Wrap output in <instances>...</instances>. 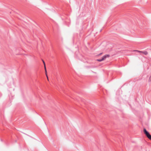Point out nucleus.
Returning <instances> with one entry per match:
<instances>
[{
  "mask_svg": "<svg viewBox=\"0 0 151 151\" xmlns=\"http://www.w3.org/2000/svg\"><path fill=\"white\" fill-rule=\"evenodd\" d=\"M104 60V59H103L102 58L101 59H98L97 60V61L99 62H101Z\"/></svg>",
  "mask_w": 151,
  "mask_h": 151,
  "instance_id": "423d86ee",
  "label": "nucleus"
},
{
  "mask_svg": "<svg viewBox=\"0 0 151 151\" xmlns=\"http://www.w3.org/2000/svg\"><path fill=\"white\" fill-rule=\"evenodd\" d=\"M110 57V55H109L106 54V55H105L104 56H103L102 57V58L103 59H104V60H105L107 58H108V57Z\"/></svg>",
  "mask_w": 151,
  "mask_h": 151,
  "instance_id": "20e7f679",
  "label": "nucleus"
},
{
  "mask_svg": "<svg viewBox=\"0 0 151 151\" xmlns=\"http://www.w3.org/2000/svg\"><path fill=\"white\" fill-rule=\"evenodd\" d=\"M134 51H137L139 52H142L145 55H147L148 54V52L147 51H141L138 50H134Z\"/></svg>",
  "mask_w": 151,
  "mask_h": 151,
  "instance_id": "f03ea898",
  "label": "nucleus"
},
{
  "mask_svg": "<svg viewBox=\"0 0 151 151\" xmlns=\"http://www.w3.org/2000/svg\"><path fill=\"white\" fill-rule=\"evenodd\" d=\"M42 61L43 63V64H44V65H45V61L43 60H42Z\"/></svg>",
  "mask_w": 151,
  "mask_h": 151,
  "instance_id": "6e6552de",
  "label": "nucleus"
},
{
  "mask_svg": "<svg viewBox=\"0 0 151 151\" xmlns=\"http://www.w3.org/2000/svg\"><path fill=\"white\" fill-rule=\"evenodd\" d=\"M102 54V53H100V55H101V54Z\"/></svg>",
  "mask_w": 151,
  "mask_h": 151,
  "instance_id": "1a4fd4ad",
  "label": "nucleus"
},
{
  "mask_svg": "<svg viewBox=\"0 0 151 151\" xmlns=\"http://www.w3.org/2000/svg\"><path fill=\"white\" fill-rule=\"evenodd\" d=\"M44 66L45 69V73H46V76H47V79H48V76H47V70H46V69L45 65H44Z\"/></svg>",
  "mask_w": 151,
  "mask_h": 151,
  "instance_id": "39448f33",
  "label": "nucleus"
},
{
  "mask_svg": "<svg viewBox=\"0 0 151 151\" xmlns=\"http://www.w3.org/2000/svg\"><path fill=\"white\" fill-rule=\"evenodd\" d=\"M149 81H151V76H150L149 79Z\"/></svg>",
  "mask_w": 151,
  "mask_h": 151,
  "instance_id": "0eeeda50",
  "label": "nucleus"
},
{
  "mask_svg": "<svg viewBox=\"0 0 151 151\" xmlns=\"http://www.w3.org/2000/svg\"><path fill=\"white\" fill-rule=\"evenodd\" d=\"M110 57V55H109L106 54V55H105L104 56H103L102 57V58L103 59H104V60H105L107 58H108V57Z\"/></svg>",
  "mask_w": 151,
  "mask_h": 151,
  "instance_id": "7ed1b4c3",
  "label": "nucleus"
},
{
  "mask_svg": "<svg viewBox=\"0 0 151 151\" xmlns=\"http://www.w3.org/2000/svg\"><path fill=\"white\" fill-rule=\"evenodd\" d=\"M143 132L146 135L147 137L149 139L151 140V135L145 128L144 129Z\"/></svg>",
  "mask_w": 151,
  "mask_h": 151,
  "instance_id": "f257e3e1",
  "label": "nucleus"
}]
</instances>
